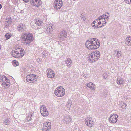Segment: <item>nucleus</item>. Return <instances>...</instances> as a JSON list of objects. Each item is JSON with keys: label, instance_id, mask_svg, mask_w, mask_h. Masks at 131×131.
Listing matches in <instances>:
<instances>
[{"label": "nucleus", "instance_id": "nucleus-1", "mask_svg": "<svg viewBox=\"0 0 131 131\" xmlns=\"http://www.w3.org/2000/svg\"><path fill=\"white\" fill-rule=\"evenodd\" d=\"M100 46V41L96 38H92L87 40L85 43L86 48L90 51L97 49L99 48Z\"/></svg>", "mask_w": 131, "mask_h": 131}, {"label": "nucleus", "instance_id": "nucleus-2", "mask_svg": "<svg viewBox=\"0 0 131 131\" xmlns=\"http://www.w3.org/2000/svg\"><path fill=\"white\" fill-rule=\"evenodd\" d=\"M22 42L24 45L29 46L33 41L34 38L33 35L29 33H23L20 37Z\"/></svg>", "mask_w": 131, "mask_h": 131}, {"label": "nucleus", "instance_id": "nucleus-3", "mask_svg": "<svg viewBox=\"0 0 131 131\" xmlns=\"http://www.w3.org/2000/svg\"><path fill=\"white\" fill-rule=\"evenodd\" d=\"M25 51L21 48L20 47H16L13 50L11 53L12 56L16 58H21L24 55Z\"/></svg>", "mask_w": 131, "mask_h": 131}, {"label": "nucleus", "instance_id": "nucleus-4", "mask_svg": "<svg viewBox=\"0 0 131 131\" xmlns=\"http://www.w3.org/2000/svg\"><path fill=\"white\" fill-rule=\"evenodd\" d=\"M100 55V53L99 51L97 50L93 51L88 57V61L91 63L95 62L99 59Z\"/></svg>", "mask_w": 131, "mask_h": 131}, {"label": "nucleus", "instance_id": "nucleus-5", "mask_svg": "<svg viewBox=\"0 0 131 131\" xmlns=\"http://www.w3.org/2000/svg\"><path fill=\"white\" fill-rule=\"evenodd\" d=\"M54 94L58 97H62L65 94V90L62 86H58L55 89Z\"/></svg>", "mask_w": 131, "mask_h": 131}, {"label": "nucleus", "instance_id": "nucleus-6", "mask_svg": "<svg viewBox=\"0 0 131 131\" xmlns=\"http://www.w3.org/2000/svg\"><path fill=\"white\" fill-rule=\"evenodd\" d=\"M38 77L34 74L28 73L26 77L27 81L29 83H34L36 81Z\"/></svg>", "mask_w": 131, "mask_h": 131}, {"label": "nucleus", "instance_id": "nucleus-7", "mask_svg": "<svg viewBox=\"0 0 131 131\" xmlns=\"http://www.w3.org/2000/svg\"><path fill=\"white\" fill-rule=\"evenodd\" d=\"M61 119L63 122L67 125L69 123L72 122V117L70 115L63 116L61 118Z\"/></svg>", "mask_w": 131, "mask_h": 131}, {"label": "nucleus", "instance_id": "nucleus-8", "mask_svg": "<svg viewBox=\"0 0 131 131\" xmlns=\"http://www.w3.org/2000/svg\"><path fill=\"white\" fill-rule=\"evenodd\" d=\"M118 116L115 114H112L109 118V122L111 124L116 123L118 120Z\"/></svg>", "mask_w": 131, "mask_h": 131}, {"label": "nucleus", "instance_id": "nucleus-9", "mask_svg": "<svg viewBox=\"0 0 131 131\" xmlns=\"http://www.w3.org/2000/svg\"><path fill=\"white\" fill-rule=\"evenodd\" d=\"M51 124L50 122H47L43 124V131H50L51 129Z\"/></svg>", "mask_w": 131, "mask_h": 131}, {"label": "nucleus", "instance_id": "nucleus-10", "mask_svg": "<svg viewBox=\"0 0 131 131\" xmlns=\"http://www.w3.org/2000/svg\"><path fill=\"white\" fill-rule=\"evenodd\" d=\"M108 16H107L106 15L104 14L101 16H100L98 18L101 24L102 25L106 24L108 20L107 18Z\"/></svg>", "mask_w": 131, "mask_h": 131}, {"label": "nucleus", "instance_id": "nucleus-11", "mask_svg": "<svg viewBox=\"0 0 131 131\" xmlns=\"http://www.w3.org/2000/svg\"><path fill=\"white\" fill-rule=\"evenodd\" d=\"M40 113L44 117H46L49 115V113L45 106L41 105L40 107Z\"/></svg>", "mask_w": 131, "mask_h": 131}, {"label": "nucleus", "instance_id": "nucleus-12", "mask_svg": "<svg viewBox=\"0 0 131 131\" xmlns=\"http://www.w3.org/2000/svg\"><path fill=\"white\" fill-rule=\"evenodd\" d=\"M85 122L86 126L89 127H92L94 122L92 119L90 117H88L85 120Z\"/></svg>", "mask_w": 131, "mask_h": 131}, {"label": "nucleus", "instance_id": "nucleus-13", "mask_svg": "<svg viewBox=\"0 0 131 131\" xmlns=\"http://www.w3.org/2000/svg\"><path fill=\"white\" fill-rule=\"evenodd\" d=\"M47 75L48 78H52L55 76V73L54 71L50 68L48 69L46 71Z\"/></svg>", "mask_w": 131, "mask_h": 131}, {"label": "nucleus", "instance_id": "nucleus-14", "mask_svg": "<svg viewBox=\"0 0 131 131\" xmlns=\"http://www.w3.org/2000/svg\"><path fill=\"white\" fill-rule=\"evenodd\" d=\"M54 7L55 9H59L62 5V0H55L54 3Z\"/></svg>", "mask_w": 131, "mask_h": 131}, {"label": "nucleus", "instance_id": "nucleus-15", "mask_svg": "<svg viewBox=\"0 0 131 131\" xmlns=\"http://www.w3.org/2000/svg\"><path fill=\"white\" fill-rule=\"evenodd\" d=\"M31 4L34 6L38 7L41 4V2L40 0H31Z\"/></svg>", "mask_w": 131, "mask_h": 131}, {"label": "nucleus", "instance_id": "nucleus-16", "mask_svg": "<svg viewBox=\"0 0 131 131\" xmlns=\"http://www.w3.org/2000/svg\"><path fill=\"white\" fill-rule=\"evenodd\" d=\"M67 33L66 32L64 31H63L60 32L59 35L60 39V40H63L65 38L67 37Z\"/></svg>", "mask_w": 131, "mask_h": 131}, {"label": "nucleus", "instance_id": "nucleus-17", "mask_svg": "<svg viewBox=\"0 0 131 131\" xmlns=\"http://www.w3.org/2000/svg\"><path fill=\"white\" fill-rule=\"evenodd\" d=\"M86 86L89 88L90 90L93 91L95 90V85L92 82H90L87 83L86 84Z\"/></svg>", "mask_w": 131, "mask_h": 131}, {"label": "nucleus", "instance_id": "nucleus-18", "mask_svg": "<svg viewBox=\"0 0 131 131\" xmlns=\"http://www.w3.org/2000/svg\"><path fill=\"white\" fill-rule=\"evenodd\" d=\"M65 62L66 66L68 68H69L71 66L72 63V60L70 58H67L65 60Z\"/></svg>", "mask_w": 131, "mask_h": 131}, {"label": "nucleus", "instance_id": "nucleus-19", "mask_svg": "<svg viewBox=\"0 0 131 131\" xmlns=\"http://www.w3.org/2000/svg\"><path fill=\"white\" fill-rule=\"evenodd\" d=\"M1 84L5 88H7L9 87L10 85V81L9 79H8Z\"/></svg>", "mask_w": 131, "mask_h": 131}, {"label": "nucleus", "instance_id": "nucleus-20", "mask_svg": "<svg viewBox=\"0 0 131 131\" xmlns=\"http://www.w3.org/2000/svg\"><path fill=\"white\" fill-rule=\"evenodd\" d=\"M119 106L121 109V110L122 111H124L126 109V107L127 106L126 104L124 102H121L119 105Z\"/></svg>", "mask_w": 131, "mask_h": 131}, {"label": "nucleus", "instance_id": "nucleus-21", "mask_svg": "<svg viewBox=\"0 0 131 131\" xmlns=\"http://www.w3.org/2000/svg\"><path fill=\"white\" fill-rule=\"evenodd\" d=\"M9 79L6 77L4 75H0V83H2L5 82L6 80Z\"/></svg>", "mask_w": 131, "mask_h": 131}, {"label": "nucleus", "instance_id": "nucleus-22", "mask_svg": "<svg viewBox=\"0 0 131 131\" xmlns=\"http://www.w3.org/2000/svg\"><path fill=\"white\" fill-rule=\"evenodd\" d=\"M126 43L129 46H131V36H129L126 38Z\"/></svg>", "mask_w": 131, "mask_h": 131}, {"label": "nucleus", "instance_id": "nucleus-23", "mask_svg": "<svg viewBox=\"0 0 131 131\" xmlns=\"http://www.w3.org/2000/svg\"><path fill=\"white\" fill-rule=\"evenodd\" d=\"M72 103V101L70 100H69L66 103L65 106L67 108V109L69 110L70 109V107L71 106Z\"/></svg>", "mask_w": 131, "mask_h": 131}, {"label": "nucleus", "instance_id": "nucleus-24", "mask_svg": "<svg viewBox=\"0 0 131 131\" xmlns=\"http://www.w3.org/2000/svg\"><path fill=\"white\" fill-rule=\"evenodd\" d=\"M18 29L20 31H23L25 30L26 27L24 25H18L17 26Z\"/></svg>", "mask_w": 131, "mask_h": 131}, {"label": "nucleus", "instance_id": "nucleus-25", "mask_svg": "<svg viewBox=\"0 0 131 131\" xmlns=\"http://www.w3.org/2000/svg\"><path fill=\"white\" fill-rule=\"evenodd\" d=\"M117 83L119 85H123L124 83V80L122 78L118 79L117 80Z\"/></svg>", "mask_w": 131, "mask_h": 131}, {"label": "nucleus", "instance_id": "nucleus-26", "mask_svg": "<svg viewBox=\"0 0 131 131\" xmlns=\"http://www.w3.org/2000/svg\"><path fill=\"white\" fill-rule=\"evenodd\" d=\"M10 118H6L4 120L3 124L5 125H8L10 123Z\"/></svg>", "mask_w": 131, "mask_h": 131}, {"label": "nucleus", "instance_id": "nucleus-27", "mask_svg": "<svg viewBox=\"0 0 131 131\" xmlns=\"http://www.w3.org/2000/svg\"><path fill=\"white\" fill-rule=\"evenodd\" d=\"M11 20L9 16H8L7 17L6 21H5V24L6 25H10L11 24Z\"/></svg>", "mask_w": 131, "mask_h": 131}, {"label": "nucleus", "instance_id": "nucleus-28", "mask_svg": "<svg viewBox=\"0 0 131 131\" xmlns=\"http://www.w3.org/2000/svg\"><path fill=\"white\" fill-rule=\"evenodd\" d=\"M46 31L47 34H49L51 33L52 31V26H49L46 29Z\"/></svg>", "mask_w": 131, "mask_h": 131}, {"label": "nucleus", "instance_id": "nucleus-29", "mask_svg": "<svg viewBox=\"0 0 131 131\" xmlns=\"http://www.w3.org/2000/svg\"><path fill=\"white\" fill-rule=\"evenodd\" d=\"M121 52L119 51L115 50L114 52V54H116V56L118 58L121 57Z\"/></svg>", "mask_w": 131, "mask_h": 131}, {"label": "nucleus", "instance_id": "nucleus-30", "mask_svg": "<svg viewBox=\"0 0 131 131\" xmlns=\"http://www.w3.org/2000/svg\"><path fill=\"white\" fill-rule=\"evenodd\" d=\"M13 65L15 66H17L19 65V63L18 61L16 60H13L12 62Z\"/></svg>", "mask_w": 131, "mask_h": 131}, {"label": "nucleus", "instance_id": "nucleus-31", "mask_svg": "<svg viewBox=\"0 0 131 131\" xmlns=\"http://www.w3.org/2000/svg\"><path fill=\"white\" fill-rule=\"evenodd\" d=\"M35 24L37 25L41 24H43V22L40 19H37L35 21Z\"/></svg>", "mask_w": 131, "mask_h": 131}, {"label": "nucleus", "instance_id": "nucleus-32", "mask_svg": "<svg viewBox=\"0 0 131 131\" xmlns=\"http://www.w3.org/2000/svg\"><path fill=\"white\" fill-rule=\"evenodd\" d=\"M100 22V21L99 20V19H96L94 20L92 23V24H96L97 23L98 25H100L101 23Z\"/></svg>", "mask_w": 131, "mask_h": 131}, {"label": "nucleus", "instance_id": "nucleus-33", "mask_svg": "<svg viewBox=\"0 0 131 131\" xmlns=\"http://www.w3.org/2000/svg\"><path fill=\"white\" fill-rule=\"evenodd\" d=\"M12 36V34L10 33H7L5 35V36L6 38L7 39H9Z\"/></svg>", "mask_w": 131, "mask_h": 131}, {"label": "nucleus", "instance_id": "nucleus-34", "mask_svg": "<svg viewBox=\"0 0 131 131\" xmlns=\"http://www.w3.org/2000/svg\"><path fill=\"white\" fill-rule=\"evenodd\" d=\"M80 17L82 20L83 21H85L86 19V18L85 16L83 14H81L80 16Z\"/></svg>", "mask_w": 131, "mask_h": 131}, {"label": "nucleus", "instance_id": "nucleus-35", "mask_svg": "<svg viewBox=\"0 0 131 131\" xmlns=\"http://www.w3.org/2000/svg\"><path fill=\"white\" fill-rule=\"evenodd\" d=\"M92 27L95 29L101 28L102 26H101L100 25H92Z\"/></svg>", "mask_w": 131, "mask_h": 131}, {"label": "nucleus", "instance_id": "nucleus-36", "mask_svg": "<svg viewBox=\"0 0 131 131\" xmlns=\"http://www.w3.org/2000/svg\"><path fill=\"white\" fill-rule=\"evenodd\" d=\"M125 1L127 3L131 4V0H125Z\"/></svg>", "mask_w": 131, "mask_h": 131}, {"label": "nucleus", "instance_id": "nucleus-37", "mask_svg": "<svg viewBox=\"0 0 131 131\" xmlns=\"http://www.w3.org/2000/svg\"><path fill=\"white\" fill-rule=\"evenodd\" d=\"M103 77L104 79H107V77L106 76V74H103Z\"/></svg>", "mask_w": 131, "mask_h": 131}, {"label": "nucleus", "instance_id": "nucleus-38", "mask_svg": "<svg viewBox=\"0 0 131 131\" xmlns=\"http://www.w3.org/2000/svg\"><path fill=\"white\" fill-rule=\"evenodd\" d=\"M29 0H23V1L24 2L27 3L29 1Z\"/></svg>", "mask_w": 131, "mask_h": 131}, {"label": "nucleus", "instance_id": "nucleus-39", "mask_svg": "<svg viewBox=\"0 0 131 131\" xmlns=\"http://www.w3.org/2000/svg\"><path fill=\"white\" fill-rule=\"evenodd\" d=\"M24 11L23 10H21L20 11V13H21L23 14L24 13Z\"/></svg>", "mask_w": 131, "mask_h": 131}, {"label": "nucleus", "instance_id": "nucleus-40", "mask_svg": "<svg viewBox=\"0 0 131 131\" xmlns=\"http://www.w3.org/2000/svg\"><path fill=\"white\" fill-rule=\"evenodd\" d=\"M2 6L1 5V4H0V9L2 8Z\"/></svg>", "mask_w": 131, "mask_h": 131}, {"label": "nucleus", "instance_id": "nucleus-41", "mask_svg": "<svg viewBox=\"0 0 131 131\" xmlns=\"http://www.w3.org/2000/svg\"><path fill=\"white\" fill-rule=\"evenodd\" d=\"M0 46H1L0 45Z\"/></svg>", "mask_w": 131, "mask_h": 131}]
</instances>
